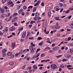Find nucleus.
<instances>
[{
	"label": "nucleus",
	"instance_id": "nucleus-1",
	"mask_svg": "<svg viewBox=\"0 0 73 73\" xmlns=\"http://www.w3.org/2000/svg\"><path fill=\"white\" fill-rule=\"evenodd\" d=\"M50 67L52 69H55L57 68V66L55 64H52L50 66Z\"/></svg>",
	"mask_w": 73,
	"mask_h": 73
},
{
	"label": "nucleus",
	"instance_id": "nucleus-2",
	"mask_svg": "<svg viewBox=\"0 0 73 73\" xmlns=\"http://www.w3.org/2000/svg\"><path fill=\"white\" fill-rule=\"evenodd\" d=\"M29 49L31 51V53H34L35 52V50H34V49H33V47L32 46H30L29 47Z\"/></svg>",
	"mask_w": 73,
	"mask_h": 73
},
{
	"label": "nucleus",
	"instance_id": "nucleus-3",
	"mask_svg": "<svg viewBox=\"0 0 73 73\" xmlns=\"http://www.w3.org/2000/svg\"><path fill=\"white\" fill-rule=\"evenodd\" d=\"M47 25V22L46 20L45 19L43 23V26L44 28H45L46 27V26Z\"/></svg>",
	"mask_w": 73,
	"mask_h": 73
},
{
	"label": "nucleus",
	"instance_id": "nucleus-4",
	"mask_svg": "<svg viewBox=\"0 0 73 73\" xmlns=\"http://www.w3.org/2000/svg\"><path fill=\"white\" fill-rule=\"evenodd\" d=\"M24 12V10L23 9H21L20 10H19L18 11L19 13L20 14H21V13H23Z\"/></svg>",
	"mask_w": 73,
	"mask_h": 73
},
{
	"label": "nucleus",
	"instance_id": "nucleus-5",
	"mask_svg": "<svg viewBox=\"0 0 73 73\" xmlns=\"http://www.w3.org/2000/svg\"><path fill=\"white\" fill-rule=\"evenodd\" d=\"M27 33L26 32H24L23 34L22 35V37L23 38H25V36H26V34Z\"/></svg>",
	"mask_w": 73,
	"mask_h": 73
},
{
	"label": "nucleus",
	"instance_id": "nucleus-6",
	"mask_svg": "<svg viewBox=\"0 0 73 73\" xmlns=\"http://www.w3.org/2000/svg\"><path fill=\"white\" fill-rule=\"evenodd\" d=\"M7 4H13V2H12V1L11 0H9L7 1Z\"/></svg>",
	"mask_w": 73,
	"mask_h": 73
},
{
	"label": "nucleus",
	"instance_id": "nucleus-7",
	"mask_svg": "<svg viewBox=\"0 0 73 73\" xmlns=\"http://www.w3.org/2000/svg\"><path fill=\"white\" fill-rule=\"evenodd\" d=\"M39 13L38 12H37L35 14V17L38 18L39 17Z\"/></svg>",
	"mask_w": 73,
	"mask_h": 73
},
{
	"label": "nucleus",
	"instance_id": "nucleus-8",
	"mask_svg": "<svg viewBox=\"0 0 73 73\" xmlns=\"http://www.w3.org/2000/svg\"><path fill=\"white\" fill-rule=\"evenodd\" d=\"M7 55L8 56H11L12 55V53L11 52H8L7 53Z\"/></svg>",
	"mask_w": 73,
	"mask_h": 73
},
{
	"label": "nucleus",
	"instance_id": "nucleus-9",
	"mask_svg": "<svg viewBox=\"0 0 73 73\" xmlns=\"http://www.w3.org/2000/svg\"><path fill=\"white\" fill-rule=\"evenodd\" d=\"M66 57L67 58H70L71 57V55L68 54H67L66 55Z\"/></svg>",
	"mask_w": 73,
	"mask_h": 73
},
{
	"label": "nucleus",
	"instance_id": "nucleus-10",
	"mask_svg": "<svg viewBox=\"0 0 73 73\" xmlns=\"http://www.w3.org/2000/svg\"><path fill=\"white\" fill-rule=\"evenodd\" d=\"M11 46L12 48H15L16 46V44L14 42L12 43Z\"/></svg>",
	"mask_w": 73,
	"mask_h": 73
},
{
	"label": "nucleus",
	"instance_id": "nucleus-11",
	"mask_svg": "<svg viewBox=\"0 0 73 73\" xmlns=\"http://www.w3.org/2000/svg\"><path fill=\"white\" fill-rule=\"evenodd\" d=\"M8 28H6L3 31V32H6V33H7V32H8Z\"/></svg>",
	"mask_w": 73,
	"mask_h": 73
},
{
	"label": "nucleus",
	"instance_id": "nucleus-12",
	"mask_svg": "<svg viewBox=\"0 0 73 73\" xmlns=\"http://www.w3.org/2000/svg\"><path fill=\"white\" fill-rule=\"evenodd\" d=\"M33 68L34 69H37V66L36 65H34L33 66Z\"/></svg>",
	"mask_w": 73,
	"mask_h": 73
},
{
	"label": "nucleus",
	"instance_id": "nucleus-13",
	"mask_svg": "<svg viewBox=\"0 0 73 73\" xmlns=\"http://www.w3.org/2000/svg\"><path fill=\"white\" fill-rule=\"evenodd\" d=\"M36 7H35L34 8V9H33V12H35L36 11Z\"/></svg>",
	"mask_w": 73,
	"mask_h": 73
},
{
	"label": "nucleus",
	"instance_id": "nucleus-14",
	"mask_svg": "<svg viewBox=\"0 0 73 73\" xmlns=\"http://www.w3.org/2000/svg\"><path fill=\"white\" fill-rule=\"evenodd\" d=\"M10 30L11 31H14L15 30V28L14 27H12L10 28Z\"/></svg>",
	"mask_w": 73,
	"mask_h": 73
},
{
	"label": "nucleus",
	"instance_id": "nucleus-15",
	"mask_svg": "<svg viewBox=\"0 0 73 73\" xmlns=\"http://www.w3.org/2000/svg\"><path fill=\"white\" fill-rule=\"evenodd\" d=\"M7 0H2V3H3V4H4V3H5L6 1H7Z\"/></svg>",
	"mask_w": 73,
	"mask_h": 73
},
{
	"label": "nucleus",
	"instance_id": "nucleus-16",
	"mask_svg": "<svg viewBox=\"0 0 73 73\" xmlns=\"http://www.w3.org/2000/svg\"><path fill=\"white\" fill-rule=\"evenodd\" d=\"M1 13H4V12H5V11H4V9H2L1 10Z\"/></svg>",
	"mask_w": 73,
	"mask_h": 73
},
{
	"label": "nucleus",
	"instance_id": "nucleus-17",
	"mask_svg": "<svg viewBox=\"0 0 73 73\" xmlns=\"http://www.w3.org/2000/svg\"><path fill=\"white\" fill-rule=\"evenodd\" d=\"M14 64V62H10L9 63V65H13Z\"/></svg>",
	"mask_w": 73,
	"mask_h": 73
},
{
	"label": "nucleus",
	"instance_id": "nucleus-18",
	"mask_svg": "<svg viewBox=\"0 0 73 73\" xmlns=\"http://www.w3.org/2000/svg\"><path fill=\"white\" fill-rule=\"evenodd\" d=\"M7 51V50L6 49H4L3 50H2V53H4L5 52Z\"/></svg>",
	"mask_w": 73,
	"mask_h": 73
},
{
	"label": "nucleus",
	"instance_id": "nucleus-19",
	"mask_svg": "<svg viewBox=\"0 0 73 73\" xmlns=\"http://www.w3.org/2000/svg\"><path fill=\"white\" fill-rule=\"evenodd\" d=\"M60 27V26H55V28H56V29H58Z\"/></svg>",
	"mask_w": 73,
	"mask_h": 73
},
{
	"label": "nucleus",
	"instance_id": "nucleus-20",
	"mask_svg": "<svg viewBox=\"0 0 73 73\" xmlns=\"http://www.w3.org/2000/svg\"><path fill=\"white\" fill-rule=\"evenodd\" d=\"M24 28L23 27H21V28H19L18 29V31H23Z\"/></svg>",
	"mask_w": 73,
	"mask_h": 73
},
{
	"label": "nucleus",
	"instance_id": "nucleus-21",
	"mask_svg": "<svg viewBox=\"0 0 73 73\" xmlns=\"http://www.w3.org/2000/svg\"><path fill=\"white\" fill-rule=\"evenodd\" d=\"M68 45H69V46H72V43H68Z\"/></svg>",
	"mask_w": 73,
	"mask_h": 73
},
{
	"label": "nucleus",
	"instance_id": "nucleus-22",
	"mask_svg": "<svg viewBox=\"0 0 73 73\" xmlns=\"http://www.w3.org/2000/svg\"><path fill=\"white\" fill-rule=\"evenodd\" d=\"M4 17V14H2L1 16V18H3Z\"/></svg>",
	"mask_w": 73,
	"mask_h": 73
},
{
	"label": "nucleus",
	"instance_id": "nucleus-23",
	"mask_svg": "<svg viewBox=\"0 0 73 73\" xmlns=\"http://www.w3.org/2000/svg\"><path fill=\"white\" fill-rule=\"evenodd\" d=\"M31 8H33L32 6H30L28 7V9H31Z\"/></svg>",
	"mask_w": 73,
	"mask_h": 73
},
{
	"label": "nucleus",
	"instance_id": "nucleus-24",
	"mask_svg": "<svg viewBox=\"0 0 73 73\" xmlns=\"http://www.w3.org/2000/svg\"><path fill=\"white\" fill-rule=\"evenodd\" d=\"M27 8L26 6H24L23 7V9H26Z\"/></svg>",
	"mask_w": 73,
	"mask_h": 73
},
{
	"label": "nucleus",
	"instance_id": "nucleus-25",
	"mask_svg": "<svg viewBox=\"0 0 73 73\" xmlns=\"http://www.w3.org/2000/svg\"><path fill=\"white\" fill-rule=\"evenodd\" d=\"M48 15L49 17H50V15H51V13L49 12L48 13Z\"/></svg>",
	"mask_w": 73,
	"mask_h": 73
},
{
	"label": "nucleus",
	"instance_id": "nucleus-26",
	"mask_svg": "<svg viewBox=\"0 0 73 73\" xmlns=\"http://www.w3.org/2000/svg\"><path fill=\"white\" fill-rule=\"evenodd\" d=\"M19 54H20V53H16L15 55V57H17V56H18Z\"/></svg>",
	"mask_w": 73,
	"mask_h": 73
},
{
	"label": "nucleus",
	"instance_id": "nucleus-27",
	"mask_svg": "<svg viewBox=\"0 0 73 73\" xmlns=\"http://www.w3.org/2000/svg\"><path fill=\"white\" fill-rule=\"evenodd\" d=\"M46 42H48V43L51 44V42L50 41V40H47Z\"/></svg>",
	"mask_w": 73,
	"mask_h": 73
},
{
	"label": "nucleus",
	"instance_id": "nucleus-28",
	"mask_svg": "<svg viewBox=\"0 0 73 73\" xmlns=\"http://www.w3.org/2000/svg\"><path fill=\"white\" fill-rule=\"evenodd\" d=\"M55 19H56V20H58V19H60V18L59 17H55Z\"/></svg>",
	"mask_w": 73,
	"mask_h": 73
},
{
	"label": "nucleus",
	"instance_id": "nucleus-29",
	"mask_svg": "<svg viewBox=\"0 0 73 73\" xmlns=\"http://www.w3.org/2000/svg\"><path fill=\"white\" fill-rule=\"evenodd\" d=\"M41 39H42L41 37H39L38 38L37 40H41Z\"/></svg>",
	"mask_w": 73,
	"mask_h": 73
},
{
	"label": "nucleus",
	"instance_id": "nucleus-30",
	"mask_svg": "<svg viewBox=\"0 0 73 73\" xmlns=\"http://www.w3.org/2000/svg\"><path fill=\"white\" fill-rule=\"evenodd\" d=\"M42 44L43 43H42V42H41L40 43H39L38 45H40V46H42Z\"/></svg>",
	"mask_w": 73,
	"mask_h": 73
},
{
	"label": "nucleus",
	"instance_id": "nucleus-31",
	"mask_svg": "<svg viewBox=\"0 0 73 73\" xmlns=\"http://www.w3.org/2000/svg\"><path fill=\"white\" fill-rule=\"evenodd\" d=\"M60 6L61 7H62V6H63V4L61 3H59Z\"/></svg>",
	"mask_w": 73,
	"mask_h": 73
},
{
	"label": "nucleus",
	"instance_id": "nucleus-32",
	"mask_svg": "<svg viewBox=\"0 0 73 73\" xmlns=\"http://www.w3.org/2000/svg\"><path fill=\"white\" fill-rule=\"evenodd\" d=\"M40 2H41V1H40V0H39L37 1L36 3L38 5L39 4H40Z\"/></svg>",
	"mask_w": 73,
	"mask_h": 73
},
{
	"label": "nucleus",
	"instance_id": "nucleus-33",
	"mask_svg": "<svg viewBox=\"0 0 73 73\" xmlns=\"http://www.w3.org/2000/svg\"><path fill=\"white\" fill-rule=\"evenodd\" d=\"M72 67V66L71 65H69L67 66V68H70Z\"/></svg>",
	"mask_w": 73,
	"mask_h": 73
},
{
	"label": "nucleus",
	"instance_id": "nucleus-34",
	"mask_svg": "<svg viewBox=\"0 0 73 73\" xmlns=\"http://www.w3.org/2000/svg\"><path fill=\"white\" fill-rule=\"evenodd\" d=\"M60 67L62 68H64V64H62L61 65Z\"/></svg>",
	"mask_w": 73,
	"mask_h": 73
},
{
	"label": "nucleus",
	"instance_id": "nucleus-35",
	"mask_svg": "<svg viewBox=\"0 0 73 73\" xmlns=\"http://www.w3.org/2000/svg\"><path fill=\"white\" fill-rule=\"evenodd\" d=\"M40 48L36 50V53H37L39 51H40Z\"/></svg>",
	"mask_w": 73,
	"mask_h": 73
},
{
	"label": "nucleus",
	"instance_id": "nucleus-36",
	"mask_svg": "<svg viewBox=\"0 0 73 73\" xmlns=\"http://www.w3.org/2000/svg\"><path fill=\"white\" fill-rule=\"evenodd\" d=\"M31 34V33H30L29 32H27V36H29L30 35V34Z\"/></svg>",
	"mask_w": 73,
	"mask_h": 73
},
{
	"label": "nucleus",
	"instance_id": "nucleus-37",
	"mask_svg": "<svg viewBox=\"0 0 73 73\" xmlns=\"http://www.w3.org/2000/svg\"><path fill=\"white\" fill-rule=\"evenodd\" d=\"M14 24L15 26H18V25H17V23H14Z\"/></svg>",
	"mask_w": 73,
	"mask_h": 73
},
{
	"label": "nucleus",
	"instance_id": "nucleus-38",
	"mask_svg": "<svg viewBox=\"0 0 73 73\" xmlns=\"http://www.w3.org/2000/svg\"><path fill=\"white\" fill-rule=\"evenodd\" d=\"M70 40H71V37H69L68 38V41H70Z\"/></svg>",
	"mask_w": 73,
	"mask_h": 73
},
{
	"label": "nucleus",
	"instance_id": "nucleus-39",
	"mask_svg": "<svg viewBox=\"0 0 73 73\" xmlns=\"http://www.w3.org/2000/svg\"><path fill=\"white\" fill-rule=\"evenodd\" d=\"M67 60V59H64L62 60V61H66Z\"/></svg>",
	"mask_w": 73,
	"mask_h": 73
},
{
	"label": "nucleus",
	"instance_id": "nucleus-40",
	"mask_svg": "<svg viewBox=\"0 0 73 73\" xmlns=\"http://www.w3.org/2000/svg\"><path fill=\"white\" fill-rule=\"evenodd\" d=\"M35 18H34V19L35 20V21H37V19H38V18L35 17Z\"/></svg>",
	"mask_w": 73,
	"mask_h": 73
},
{
	"label": "nucleus",
	"instance_id": "nucleus-41",
	"mask_svg": "<svg viewBox=\"0 0 73 73\" xmlns=\"http://www.w3.org/2000/svg\"><path fill=\"white\" fill-rule=\"evenodd\" d=\"M5 55H6V53H4L3 54V57H4L5 56Z\"/></svg>",
	"mask_w": 73,
	"mask_h": 73
},
{
	"label": "nucleus",
	"instance_id": "nucleus-42",
	"mask_svg": "<svg viewBox=\"0 0 73 73\" xmlns=\"http://www.w3.org/2000/svg\"><path fill=\"white\" fill-rule=\"evenodd\" d=\"M53 50H56V49H57V48H56V47H54V48H53Z\"/></svg>",
	"mask_w": 73,
	"mask_h": 73
},
{
	"label": "nucleus",
	"instance_id": "nucleus-43",
	"mask_svg": "<svg viewBox=\"0 0 73 73\" xmlns=\"http://www.w3.org/2000/svg\"><path fill=\"white\" fill-rule=\"evenodd\" d=\"M41 62H46V60H43L41 61Z\"/></svg>",
	"mask_w": 73,
	"mask_h": 73
},
{
	"label": "nucleus",
	"instance_id": "nucleus-44",
	"mask_svg": "<svg viewBox=\"0 0 73 73\" xmlns=\"http://www.w3.org/2000/svg\"><path fill=\"white\" fill-rule=\"evenodd\" d=\"M38 5V4H37V3L35 4L34 5V6H37V5Z\"/></svg>",
	"mask_w": 73,
	"mask_h": 73
},
{
	"label": "nucleus",
	"instance_id": "nucleus-45",
	"mask_svg": "<svg viewBox=\"0 0 73 73\" xmlns=\"http://www.w3.org/2000/svg\"><path fill=\"white\" fill-rule=\"evenodd\" d=\"M44 2H42L41 3V5L42 6H44Z\"/></svg>",
	"mask_w": 73,
	"mask_h": 73
},
{
	"label": "nucleus",
	"instance_id": "nucleus-46",
	"mask_svg": "<svg viewBox=\"0 0 73 73\" xmlns=\"http://www.w3.org/2000/svg\"><path fill=\"white\" fill-rule=\"evenodd\" d=\"M3 29V26L1 25H0V29Z\"/></svg>",
	"mask_w": 73,
	"mask_h": 73
},
{
	"label": "nucleus",
	"instance_id": "nucleus-47",
	"mask_svg": "<svg viewBox=\"0 0 73 73\" xmlns=\"http://www.w3.org/2000/svg\"><path fill=\"white\" fill-rule=\"evenodd\" d=\"M69 11H70L69 10H67L65 12V13H69Z\"/></svg>",
	"mask_w": 73,
	"mask_h": 73
},
{
	"label": "nucleus",
	"instance_id": "nucleus-48",
	"mask_svg": "<svg viewBox=\"0 0 73 73\" xmlns=\"http://www.w3.org/2000/svg\"><path fill=\"white\" fill-rule=\"evenodd\" d=\"M4 8L5 9H8V7H7V6H5V7Z\"/></svg>",
	"mask_w": 73,
	"mask_h": 73
},
{
	"label": "nucleus",
	"instance_id": "nucleus-49",
	"mask_svg": "<svg viewBox=\"0 0 73 73\" xmlns=\"http://www.w3.org/2000/svg\"><path fill=\"white\" fill-rule=\"evenodd\" d=\"M31 24H32L33 23V21H31L30 22Z\"/></svg>",
	"mask_w": 73,
	"mask_h": 73
},
{
	"label": "nucleus",
	"instance_id": "nucleus-50",
	"mask_svg": "<svg viewBox=\"0 0 73 73\" xmlns=\"http://www.w3.org/2000/svg\"><path fill=\"white\" fill-rule=\"evenodd\" d=\"M3 33L0 31V36H1V35H3Z\"/></svg>",
	"mask_w": 73,
	"mask_h": 73
},
{
	"label": "nucleus",
	"instance_id": "nucleus-51",
	"mask_svg": "<svg viewBox=\"0 0 73 73\" xmlns=\"http://www.w3.org/2000/svg\"><path fill=\"white\" fill-rule=\"evenodd\" d=\"M41 57H44L45 56V55H44V54H42L41 55Z\"/></svg>",
	"mask_w": 73,
	"mask_h": 73
},
{
	"label": "nucleus",
	"instance_id": "nucleus-52",
	"mask_svg": "<svg viewBox=\"0 0 73 73\" xmlns=\"http://www.w3.org/2000/svg\"><path fill=\"white\" fill-rule=\"evenodd\" d=\"M12 33L13 36H15V33Z\"/></svg>",
	"mask_w": 73,
	"mask_h": 73
},
{
	"label": "nucleus",
	"instance_id": "nucleus-53",
	"mask_svg": "<svg viewBox=\"0 0 73 73\" xmlns=\"http://www.w3.org/2000/svg\"><path fill=\"white\" fill-rule=\"evenodd\" d=\"M61 32H64V29H62L60 30Z\"/></svg>",
	"mask_w": 73,
	"mask_h": 73
},
{
	"label": "nucleus",
	"instance_id": "nucleus-54",
	"mask_svg": "<svg viewBox=\"0 0 73 73\" xmlns=\"http://www.w3.org/2000/svg\"><path fill=\"white\" fill-rule=\"evenodd\" d=\"M59 72L61 71V68H59Z\"/></svg>",
	"mask_w": 73,
	"mask_h": 73
},
{
	"label": "nucleus",
	"instance_id": "nucleus-55",
	"mask_svg": "<svg viewBox=\"0 0 73 73\" xmlns=\"http://www.w3.org/2000/svg\"><path fill=\"white\" fill-rule=\"evenodd\" d=\"M31 46H33H33H35V44H32V45H31Z\"/></svg>",
	"mask_w": 73,
	"mask_h": 73
},
{
	"label": "nucleus",
	"instance_id": "nucleus-56",
	"mask_svg": "<svg viewBox=\"0 0 73 73\" xmlns=\"http://www.w3.org/2000/svg\"><path fill=\"white\" fill-rule=\"evenodd\" d=\"M32 72V70H30L29 71V73H31Z\"/></svg>",
	"mask_w": 73,
	"mask_h": 73
},
{
	"label": "nucleus",
	"instance_id": "nucleus-57",
	"mask_svg": "<svg viewBox=\"0 0 73 73\" xmlns=\"http://www.w3.org/2000/svg\"><path fill=\"white\" fill-rule=\"evenodd\" d=\"M11 57V58H13L14 57H15V55H13Z\"/></svg>",
	"mask_w": 73,
	"mask_h": 73
},
{
	"label": "nucleus",
	"instance_id": "nucleus-58",
	"mask_svg": "<svg viewBox=\"0 0 73 73\" xmlns=\"http://www.w3.org/2000/svg\"><path fill=\"white\" fill-rule=\"evenodd\" d=\"M47 9L48 10H49L50 9V7H48Z\"/></svg>",
	"mask_w": 73,
	"mask_h": 73
},
{
	"label": "nucleus",
	"instance_id": "nucleus-59",
	"mask_svg": "<svg viewBox=\"0 0 73 73\" xmlns=\"http://www.w3.org/2000/svg\"><path fill=\"white\" fill-rule=\"evenodd\" d=\"M33 38V37H30L29 38V39H30V40H32Z\"/></svg>",
	"mask_w": 73,
	"mask_h": 73
},
{
	"label": "nucleus",
	"instance_id": "nucleus-60",
	"mask_svg": "<svg viewBox=\"0 0 73 73\" xmlns=\"http://www.w3.org/2000/svg\"><path fill=\"white\" fill-rule=\"evenodd\" d=\"M52 46H55V44L54 43H53L52 44Z\"/></svg>",
	"mask_w": 73,
	"mask_h": 73
},
{
	"label": "nucleus",
	"instance_id": "nucleus-61",
	"mask_svg": "<svg viewBox=\"0 0 73 73\" xmlns=\"http://www.w3.org/2000/svg\"><path fill=\"white\" fill-rule=\"evenodd\" d=\"M14 15H15V16H17L18 15V14H17V13H15Z\"/></svg>",
	"mask_w": 73,
	"mask_h": 73
},
{
	"label": "nucleus",
	"instance_id": "nucleus-62",
	"mask_svg": "<svg viewBox=\"0 0 73 73\" xmlns=\"http://www.w3.org/2000/svg\"><path fill=\"white\" fill-rule=\"evenodd\" d=\"M70 10L71 11H73V8H70Z\"/></svg>",
	"mask_w": 73,
	"mask_h": 73
},
{
	"label": "nucleus",
	"instance_id": "nucleus-63",
	"mask_svg": "<svg viewBox=\"0 0 73 73\" xmlns=\"http://www.w3.org/2000/svg\"><path fill=\"white\" fill-rule=\"evenodd\" d=\"M29 57H28L27 58V60H29Z\"/></svg>",
	"mask_w": 73,
	"mask_h": 73
},
{
	"label": "nucleus",
	"instance_id": "nucleus-64",
	"mask_svg": "<svg viewBox=\"0 0 73 73\" xmlns=\"http://www.w3.org/2000/svg\"><path fill=\"white\" fill-rule=\"evenodd\" d=\"M71 61H73V57L71 58Z\"/></svg>",
	"mask_w": 73,
	"mask_h": 73
}]
</instances>
